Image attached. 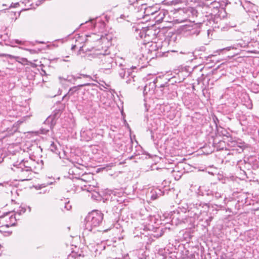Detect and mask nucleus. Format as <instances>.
<instances>
[{"label": "nucleus", "mask_w": 259, "mask_h": 259, "mask_svg": "<svg viewBox=\"0 0 259 259\" xmlns=\"http://www.w3.org/2000/svg\"><path fill=\"white\" fill-rule=\"evenodd\" d=\"M41 134H47L49 132V128H42L41 129Z\"/></svg>", "instance_id": "nucleus-17"}, {"label": "nucleus", "mask_w": 259, "mask_h": 259, "mask_svg": "<svg viewBox=\"0 0 259 259\" xmlns=\"http://www.w3.org/2000/svg\"><path fill=\"white\" fill-rule=\"evenodd\" d=\"M19 5V4H18V3H16V4H15L16 6H17V5Z\"/></svg>", "instance_id": "nucleus-27"}, {"label": "nucleus", "mask_w": 259, "mask_h": 259, "mask_svg": "<svg viewBox=\"0 0 259 259\" xmlns=\"http://www.w3.org/2000/svg\"><path fill=\"white\" fill-rule=\"evenodd\" d=\"M0 57H7L10 59H15L16 58L14 56L7 54H0Z\"/></svg>", "instance_id": "nucleus-15"}, {"label": "nucleus", "mask_w": 259, "mask_h": 259, "mask_svg": "<svg viewBox=\"0 0 259 259\" xmlns=\"http://www.w3.org/2000/svg\"><path fill=\"white\" fill-rule=\"evenodd\" d=\"M169 84L167 82H166L164 84H161L159 86H157L155 84V82L154 81L150 83V85H151L152 87H154L156 89V91H158V89H160L163 88V90H165L169 86Z\"/></svg>", "instance_id": "nucleus-11"}, {"label": "nucleus", "mask_w": 259, "mask_h": 259, "mask_svg": "<svg viewBox=\"0 0 259 259\" xmlns=\"http://www.w3.org/2000/svg\"><path fill=\"white\" fill-rule=\"evenodd\" d=\"M17 219L15 214L13 212H7L6 214L0 217V230L1 232L8 233L9 234L12 233V231H7L6 228L16 225Z\"/></svg>", "instance_id": "nucleus-2"}, {"label": "nucleus", "mask_w": 259, "mask_h": 259, "mask_svg": "<svg viewBox=\"0 0 259 259\" xmlns=\"http://www.w3.org/2000/svg\"><path fill=\"white\" fill-rule=\"evenodd\" d=\"M118 73L121 78H123L126 74L125 68H123L122 66H120L118 70Z\"/></svg>", "instance_id": "nucleus-12"}, {"label": "nucleus", "mask_w": 259, "mask_h": 259, "mask_svg": "<svg viewBox=\"0 0 259 259\" xmlns=\"http://www.w3.org/2000/svg\"><path fill=\"white\" fill-rule=\"evenodd\" d=\"M163 195V192L159 189L152 190L151 191V198L152 200H155L160 196Z\"/></svg>", "instance_id": "nucleus-8"}, {"label": "nucleus", "mask_w": 259, "mask_h": 259, "mask_svg": "<svg viewBox=\"0 0 259 259\" xmlns=\"http://www.w3.org/2000/svg\"><path fill=\"white\" fill-rule=\"evenodd\" d=\"M103 214L99 210H95L89 213L85 219L84 233L92 231L93 228L97 227L102 223Z\"/></svg>", "instance_id": "nucleus-1"}, {"label": "nucleus", "mask_w": 259, "mask_h": 259, "mask_svg": "<svg viewBox=\"0 0 259 259\" xmlns=\"http://www.w3.org/2000/svg\"><path fill=\"white\" fill-rule=\"evenodd\" d=\"M130 70H129V69L127 70V74L128 75H130Z\"/></svg>", "instance_id": "nucleus-25"}, {"label": "nucleus", "mask_w": 259, "mask_h": 259, "mask_svg": "<svg viewBox=\"0 0 259 259\" xmlns=\"http://www.w3.org/2000/svg\"><path fill=\"white\" fill-rule=\"evenodd\" d=\"M25 211H26L25 209L22 208L20 210L19 212H17V213H18V214L20 215L22 213H24L25 212Z\"/></svg>", "instance_id": "nucleus-19"}, {"label": "nucleus", "mask_w": 259, "mask_h": 259, "mask_svg": "<svg viewBox=\"0 0 259 259\" xmlns=\"http://www.w3.org/2000/svg\"><path fill=\"white\" fill-rule=\"evenodd\" d=\"M147 87V86H146V87H145V90H146Z\"/></svg>", "instance_id": "nucleus-29"}, {"label": "nucleus", "mask_w": 259, "mask_h": 259, "mask_svg": "<svg viewBox=\"0 0 259 259\" xmlns=\"http://www.w3.org/2000/svg\"><path fill=\"white\" fill-rule=\"evenodd\" d=\"M207 195H212L214 196V197L218 199L222 197V194L221 193L216 191L213 190H208L207 191V192L206 193Z\"/></svg>", "instance_id": "nucleus-10"}, {"label": "nucleus", "mask_w": 259, "mask_h": 259, "mask_svg": "<svg viewBox=\"0 0 259 259\" xmlns=\"http://www.w3.org/2000/svg\"><path fill=\"white\" fill-rule=\"evenodd\" d=\"M87 85V84H80V85H78L77 86H74V87H73L69 89V90L68 92L67 93V94H66L63 97V99L66 98L67 97H69L71 96H72L74 94V93L76 92L79 90V88L82 87Z\"/></svg>", "instance_id": "nucleus-7"}, {"label": "nucleus", "mask_w": 259, "mask_h": 259, "mask_svg": "<svg viewBox=\"0 0 259 259\" xmlns=\"http://www.w3.org/2000/svg\"><path fill=\"white\" fill-rule=\"evenodd\" d=\"M152 15H155V18L156 22H161L163 21L165 16V12L163 11H158L152 12L151 13Z\"/></svg>", "instance_id": "nucleus-6"}, {"label": "nucleus", "mask_w": 259, "mask_h": 259, "mask_svg": "<svg viewBox=\"0 0 259 259\" xmlns=\"http://www.w3.org/2000/svg\"><path fill=\"white\" fill-rule=\"evenodd\" d=\"M68 77H69L67 76V77L66 78H63L62 77L59 76V80H60L61 82H62V80H67L68 81H70L71 80L68 79Z\"/></svg>", "instance_id": "nucleus-18"}, {"label": "nucleus", "mask_w": 259, "mask_h": 259, "mask_svg": "<svg viewBox=\"0 0 259 259\" xmlns=\"http://www.w3.org/2000/svg\"><path fill=\"white\" fill-rule=\"evenodd\" d=\"M50 149L52 152H53L55 153H57L58 152L57 146L53 142L51 144V145L50 146Z\"/></svg>", "instance_id": "nucleus-14"}, {"label": "nucleus", "mask_w": 259, "mask_h": 259, "mask_svg": "<svg viewBox=\"0 0 259 259\" xmlns=\"http://www.w3.org/2000/svg\"><path fill=\"white\" fill-rule=\"evenodd\" d=\"M12 169L16 172L20 181H26L31 178V176L32 170L25 169L24 167H19L16 165H14V167H12Z\"/></svg>", "instance_id": "nucleus-4"}, {"label": "nucleus", "mask_w": 259, "mask_h": 259, "mask_svg": "<svg viewBox=\"0 0 259 259\" xmlns=\"http://www.w3.org/2000/svg\"><path fill=\"white\" fill-rule=\"evenodd\" d=\"M177 219L178 220L179 224H182V223L186 224V223H188V222H189V221L190 222L191 221V218H185V219H184L183 218H182V219L177 218Z\"/></svg>", "instance_id": "nucleus-13"}, {"label": "nucleus", "mask_w": 259, "mask_h": 259, "mask_svg": "<svg viewBox=\"0 0 259 259\" xmlns=\"http://www.w3.org/2000/svg\"><path fill=\"white\" fill-rule=\"evenodd\" d=\"M76 46L75 45H73L72 46V48H71V49L72 50H74Z\"/></svg>", "instance_id": "nucleus-24"}, {"label": "nucleus", "mask_w": 259, "mask_h": 259, "mask_svg": "<svg viewBox=\"0 0 259 259\" xmlns=\"http://www.w3.org/2000/svg\"><path fill=\"white\" fill-rule=\"evenodd\" d=\"M174 219H175V217H174V218H172V221H174Z\"/></svg>", "instance_id": "nucleus-30"}, {"label": "nucleus", "mask_w": 259, "mask_h": 259, "mask_svg": "<svg viewBox=\"0 0 259 259\" xmlns=\"http://www.w3.org/2000/svg\"><path fill=\"white\" fill-rule=\"evenodd\" d=\"M72 78H73V79L74 80H75L76 79L80 78V76L75 77L74 76H72Z\"/></svg>", "instance_id": "nucleus-21"}, {"label": "nucleus", "mask_w": 259, "mask_h": 259, "mask_svg": "<svg viewBox=\"0 0 259 259\" xmlns=\"http://www.w3.org/2000/svg\"><path fill=\"white\" fill-rule=\"evenodd\" d=\"M15 41L16 43L19 44V45H24V41H21V40H19L18 39H15Z\"/></svg>", "instance_id": "nucleus-20"}, {"label": "nucleus", "mask_w": 259, "mask_h": 259, "mask_svg": "<svg viewBox=\"0 0 259 259\" xmlns=\"http://www.w3.org/2000/svg\"><path fill=\"white\" fill-rule=\"evenodd\" d=\"M58 114L55 113L53 116H49L45 121L44 124L50 123V128H51L55 124V119L57 117Z\"/></svg>", "instance_id": "nucleus-9"}, {"label": "nucleus", "mask_w": 259, "mask_h": 259, "mask_svg": "<svg viewBox=\"0 0 259 259\" xmlns=\"http://www.w3.org/2000/svg\"><path fill=\"white\" fill-rule=\"evenodd\" d=\"M127 83H130L131 82V80L130 79H128L126 81Z\"/></svg>", "instance_id": "nucleus-22"}, {"label": "nucleus", "mask_w": 259, "mask_h": 259, "mask_svg": "<svg viewBox=\"0 0 259 259\" xmlns=\"http://www.w3.org/2000/svg\"><path fill=\"white\" fill-rule=\"evenodd\" d=\"M238 147L241 149V150H243V146L239 145Z\"/></svg>", "instance_id": "nucleus-23"}, {"label": "nucleus", "mask_w": 259, "mask_h": 259, "mask_svg": "<svg viewBox=\"0 0 259 259\" xmlns=\"http://www.w3.org/2000/svg\"><path fill=\"white\" fill-rule=\"evenodd\" d=\"M19 5V4H18V3H16V4H15L16 6H17V5Z\"/></svg>", "instance_id": "nucleus-28"}, {"label": "nucleus", "mask_w": 259, "mask_h": 259, "mask_svg": "<svg viewBox=\"0 0 259 259\" xmlns=\"http://www.w3.org/2000/svg\"><path fill=\"white\" fill-rule=\"evenodd\" d=\"M82 76H83V77H87V76H88V75H84V74H83V75H82Z\"/></svg>", "instance_id": "nucleus-26"}, {"label": "nucleus", "mask_w": 259, "mask_h": 259, "mask_svg": "<svg viewBox=\"0 0 259 259\" xmlns=\"http://www.w3.org/2000/svg\"><path fill=\"white\" fill-rule=\"evenodd\" d=\"M34 164V162L32 160H22L17 166L19 167H24L27 169L32 170Z\"/></svg>", "instance_id": "nucleus-5"}, {"label": "nucleus", "mask_w": 259, "mask_h": 259, "mask_svg": "<svg viewBox=\"0 0 259 259\" xmlns=\"http://www.w3.org/2000/svg\"><path fill=\"white\" fill-rule=\"evenodd\" d=\"M107 51V50H106V53H102V52L98 53V62L104 69H109L112 68L114 62L113 58Z\"/></svg>", "instance_id": "nucleus-3"}, {"label": "nucleus", "mask_w": 259, "mask_h": 259, "mask_svg": "<svg viewBox=\"0 0 259 259\" xmlns=\"http://www.w3.org/2000/svg\"><path fill=\"white\" fill-rule=\"evenodd\" d=\"M72 206L71 205L69 204V202H66L65 203L64 208H65L67 210H69L71 209Z\"/></svg>", "instance_id": "nucleus-16"}]
</instances>
